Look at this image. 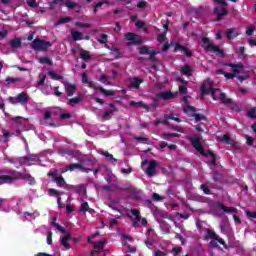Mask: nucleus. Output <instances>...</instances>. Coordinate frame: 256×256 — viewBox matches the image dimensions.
I'll use <instances>...</instances> for the list:
<instances>
[{
    "instance_id": "58",
    "label": "nucleus",
    "mask_w": 256,
    "mask_h": 256,
    "mask_svg": "<svg viewBox=\"0 0 256 256\" xmlns=\"http://www.w3.org/2000/svg\"><path fill=\"white\" fill-rule=\"evenodd\" d=\"M183 111L184 113H189V111L195 112L197 111V108H195V106L187 105L184 107Z\"/></svg>"
},
{
    "instance_id": "56",
    "label": "nucleus",
    "mask_w": 256,
    "mask_h": 256,
    "mask_svg": "<svg viewBox=\"0 0 256 256\" xmlns=\"http://www.w3.org/2000/svg\"><path fill=\"white\" fill-rule=\"evenodd\" d=\"M246 144L249 145V147H253L255 145V139L251 136L246 137Z\"/></svg>"
},
{
    "instance_id": "33",
    "label": "nucleus",
    "mask_w": 256,
    "mask_h": 256,
    "mask_svg": "<svg viewBox=\"0 0 256 256\" xmlns=\"http://www.w3.org/2000/svg\"><path fill=\"white\" fill-rule=\"evenodd\" d=\"M239 34L235 32L233 28H230L226 31V37L227 39H234V37H237Z\"/></svg>"
},
{
    "instance_id": "6",
    "label": "nucleus",
    "mask_w": 256,
    "mask_h": 256,
    "mask_svg": "<svg viewBox=\"0 0 256 256\" xmlns=\"http://www.w3.org/2000/svg\"><path fill=\"white\" fill-rule=\"evenodd\" d=\"M148 165V168L145 170V173L148 177H155V173L157 171V161L156 160H144L141 162V167Z\"/></svg>"
},
{
    "instance_id": "19",
    "label": "nucleus",
    "mask_w": 256,
    "mask_h": 256,
    "mask_svg": "<svg viewBox=\"0 0 256 256\" xmlns=\"http://www.w3.org/2000/svg\"><path fill=\"white\" fill-rule=\"evenodd\" d=\"M95 91H100L106 97H115V91L107 90V89L103 88L102 86L95 87Z\"/></svg>"
},
{
    "instance_id": "64",
    "label": "nucleus",
    "mask_w": 256,
    "mask_h": 256,
    "mask_svg": "<svg viewBox=\"0 0 256 256\" xmlns=\"http://www.w3.org/2000/svg\"><path fill=\"white\" fill-rule=\"evenodd\" d=\"M246 216L248 219H256V211H246Z\"/></svg>"
},
{
    "instance_id": "39",
    "label": "nucleus",
    "mask_w": 256,
    "mask_h": 256,
    "mask_svg": "<svg viewBox=\"0 0 256 256\" xmlns=\"http://www.w3.org/2000/svg\"><path fill=\"white\" fill-rule=\"evenodd\" d=\"M157 53V51H152L148 53L149 57L146 59V61H151L152 63H155V61H157V57H155Z\"/></svg>"
},
{
    "instance_id": "48",
    "label": "nucleus",
    "mask_w": 256,
    "mask_h": 256,
    "mask_svg": "<svg viewBox=\"0 0 256 256\" xmlns=\"http://www.w3.org/2000/svg\"><path fill=\"white\" fill-rule=\"evenodd\" d=\"M75 25H76V27H81V28H85V29H91V24H89V23L76 22Z\"/></svg>"
},
{
    "instance_id": "7",
    "label": "nucleus",
    "mask_w": 256,
    "mask_h": 256,
    "mask_svg": "<svg viewBox=\"0 0 256 256\" xmlns=\"http://www.w3.org/2000/svg\"><path fill=\"white\" fill-rule=\"evenodd\" d=\"M190 143L198 153L203 154V144L201 143V135L190 138Z\"/></svg>"
},
{
    "instance_id": "11",
    "label": "nucleus",
    "mask_w": 256,
    "mask_h": 256,
    "mask_svg": "<svg viewBox=\"0 0 256 256\" xmlns=\"http://www.w3.org/2000/svg\"><path fill=\"white\" fill-rule=\"evenodd\" d=\"M75 169H79L80 171H83L84 173H89L90 171H93L91 168H85L81 164H70L66 166V171H75Z\"/></svg>"
},
{
    "instance_id": "40",
    "label": "nucleus",
    "mask_w": 256,
    "mask_h": 256,
    "mask_svg": "<svg viewBox=\"0 0 256 256\" xmlns=\"http://www.w3.org/2000/svg\"><path fill=\"white\" fill-rule=\"evenodd\" d=\"M71 22V17L66 16V17H61L55 25H63V23H70Z\"/></svg>"
},
{
    "instance_id": "12",
    "label": "nucleus",
    "mask_w": 256,
    "mask_h": 256,
    "mask_svg": "<svg viewBox=\"0 0 256 256\" xmlns=\"http://www.w3.org/2000/svg\"><path fill=\"white\" fill-rule=\"evenodd\" d=\"M156 99H164V101H169L171 99H175V94L169 91L160 92L157 94Z\"/></svg>"
},
{
    "instance_id": "49",
    "label": "nucleus",
    "mask_w": 256,
    "mask_h": 256,
    "mask_svg": "<svg viewBox=\"0 0 256 256\" xmlns=\"http://www.w3.org/2000/svg\"><path fill=\"white\" fill-rule=\"evenodd\" d=\"M130 105H131L132 107L137 106V107H143V109H147V105H145V103H143V102L131 101V102H130Z\"/></svg>"
},
{
    "instance_id": "23",
    "label": "nucleus",
    "mask_w": 256,
    "mask_h": 256,
    "mask_svg": "<svg viewBox=\"0 0 256 256\" xmlns=\"http://www.w3.org/2000/svg\"><path fill=\"white\" fill-rule=\"evenodd\" d=\"M30 97L28 93L22 92L18 94V102L19 103H29Z\"/></svg>"
},
{
    "instance_id": "61",
    "label": "nucleus",
    "mask_w": 256,
    "mask_h": 256,
    "mask_svg": "<svg viewBox=\"0 0 256 256\" xmlns=\"http://www.w3.org/2000/svg\"><path fill=\"white\" fill-rule=\"evenodd\" d=\"M66 7H68V9H75V7H77V3H75L71 0H67L66 1Z\"/></svg>"
},
{
    "instance_id": "47",
    "label": "nucleus",
    "mask_w": 256,
    "mask_h": 256,
    "mask_svg": "<svg viewBox=\"0 0 256 256\" xmlns=\"http://www.w3.org/2000/svg\"><path fill=\"white\" fill-rule=\"evenodd\" d=\"M67 119H71V115H70L68 112H66V111L64 110V111H62V113L60 114V120H61V121H65V120H67Z\"/></svg>"
},
{
    "instance_id": "9",
    "label": "nucleus",
    "mask_w": 256,
    "mask_h": 256,
    "mask_svg": "<svg viewBox=\"0 0 256 256\" xmlns=\"http://www.w3.org/2000/svg\"><path fill=\"white\" fill-rule=\"evenodd\" d=\"M63 85L67 97H73V95H75V91H77V85L70 82H63Z\"/></svg>"
},
{
    "instance_id": "16",
    "label": "nucleus",
    "mask_w": 256,
    "mask_h": 256,
    "mask_svg": "<svg viewBox=\"0 0 256 256\" xmlns=\"http://www.w3.org/2000/svg\"><path fill=\"white\" fill-rule=\"evenodd\" d=\"M181 75H184L185 77H193V68L189 66V64H185L181 69H180Z\"/></svg>"
},
{
    "instance_id": "29",
    "label": "nucleus",
    "mask_w": 256,
    "mask_h": 256,
    "mask_svg": "<svg viewBox=\"0 0 256 256\" xmlns=\"http://www.w3.org/2000/svg\"><path fill=\"white\" fill-rule=\"evenodd\" d=\"M48 75L53 79V81H61V79H63L62 75L55 73L53 70L48 71Z\"/></svg>"
},
{
    "instance_id": "59",
    "label": "nucleus",
    "mask_w": 256,
    "mask_h": 256,
    "mask_svg": "<svg viewBox=\"0 0 256 256\" xmlns=\"http://www.w3.org/2000/svg\"><path fill=\"white\" fill-rule=\"evenodd\" d=\"M110 51H113V53H117V55L115 56V59H121V51L119 50V48L117 47L110 48Z\"/></svg>"
},
{
    "instance_id": "50",
    "label": "nucleus",
    "mask_w": 256,
    "mask_h": 256,
    "mask_svg": "<svg viewBox=\"0 0 256 256\" xmlns=\"http://www.w3.org/2000/svg\"><path fill=\"white\" fill-rule=\"evenodd\" d=\"M200 155H202L203 157H215L217 154L213 153V151L211 150L205 151V149H203V153Z\"/></svg>"
},
{
    "instance_id": "57",
    "label": "nucleus",
    "mask_w": 256,
    "mask_h": 256,
    "mask_svg": "<svg viewBox=\"0 0 256 256\" xmlns=\"http://www.w3.org/2000/svg\"><path fill=\"white\" fill-rule=\"evenodd\" d=\"M80 211L82 213H85L86 211H89V203L84 202L81 204Z\"/></svg>"
},
{
    "instance_id": "18",
    "label": "nucleus",
    "mask_w": 256,
    "mask_h": 256,
    "mask_svg": "<svg viewBox=\"0 0 256 256\" xmlns=\"http://www.w3.org/2000/svg\"><path fill=\"white\" fill-rule=\"evenodd\" d=\"M144 81L145 80H143V78L134 77L130 80V87H132V89H139V87H141V83Z\"/></svg>"
},
{
    "instance_id": "25",
    "label": "nucleus",
    "mask_w": 256,
    "mask_h": 256,
    "mask_svg": "<svg viewBox=\"0 0 256 256\" xmlns=\"http://www.w3.org/2000/svg\"><path fill=\"white\" fill-rule=\"evenodd\" d=\"M11 49H20L21 47V38H14L10 40Z\"/></svg>"
},
{
    "instance_id": "21",
    "label": "nucleus",
    "mask_w": 256,
    "mask_h": 256,
    "mask_svg": "<svg viewBox=\"0 0 256 256\" xmlns=\"http://www.w3.org/2000/svg\"><path fill=\"white\" fill-rule=\"evenodd\" d=\"M219 100L224 105H233V100L231 98H227V94H225V92L220 93Z\"/></svg>"
},
{
    "instance_id": "63",
    "label": "nucleus",
    "mask_w": 256,
    "mask_h": 256,
    "mask_svg": "<svg viewBox=\"0 0 256 256\" xmlns=\"http://www.w3.org/2000/svg\"><path fill=\"white\" fill-rule=\"evenodd\" d=\"M99 81L100 83H103L105 85L107 81H109V76H107L106 74H103L100 76Z\"/></svg>"
},
{
    "instance_id": "3",
    "label": "nucleus",
    "mask_w": 256,
    "mask_h": 256,
    "mask_svg": "<svg viewBox=\"0 0 256 256\" xmlns=\"http://www.w3.org/2000/svg\"><path fill=\"white\" fill-rule=\"evenodd\" d=\"M206 236L205 239H211L210 245L212 247H219V244L224 247V249H228L227 243H225V240L223 238H220L217 233H215L211 228H205ZM219 243V244H217Z\"/></svg>"
},
{
    "instance_id": "8",
    "label": "nucleus",
    "mask_w": 256,
    "mask_h": 256,
    "mask_svg": "<svg viewBox=\"0 0 256 256\" xmlns=\"http://www.w3.org/2000/svg\"><path fill=\"white\" fill-rule=\"evenodd\" d=\"M214 15H216V21H222L224 17H227L229 15V11H227V8L222 6H216L214 8Z\"/></svg>"
},
{
    "instance_id": "45",
    "label": "nucleus",
    "mask_w": 256,
    "mask_h": 256,
    "mask_svg": "<svg viewBox=\"0 0 256 256\" xmlns=\"http://www.w3.org/2000/svg\"><path fill=\"white\" fill-rule=\"evenodd\" d=\"M6 83H21L22 79L17 77V78H11V77H7L5 79Z\"/></svg>"
},
{
    "instance_id": "37",
    "label": "nucleus",
    "mask_w": 256,
    "mask_h": 256,
    "mask_svg": "<svg viewBox=\"0 0 256 256\" xmlns=\"http://www.w3.org/2000/svg\"><path fill=\"white\" fill-rule=\"evenodd\" d=\"M190 117H194L196 123H199V121H206L207 120V117H205L201 114H197V113H194V114L190 115Z\"/></svg>"
},
{
    "instance_id": "38",
    "label": "nucleus",
    "mask_w": 256,
    "mask_h": 256,
    "mask_svg": "<svg viewBox=\"0 0 256 256\" xmlns=\"http://www.w3.org/2000/svg\"><path fill=\"white\" fill-rule=\"evenodd\" d=\"M247 117L249 119H256V107H252L247 111Z\"/></svg>"
},
{
    "instance_id": "52",
    "label": "nucleus",
    "mask_w": 256,
    "mask_h": 256,
    "mask_svg": "<svg viewBox=\"0 0 256 256\" xmlns=\"http://www.w3.org/2000/svg\"><path fill=\"white\" fill-rule=\"evenodd\" d=\"M107 39H109V36L107 34H102L100 39H98V42H100L102 45H105V43H107Z\"/></svg>"
},
{
    "instance_id": "36",
    "label": "nucleus",
    "mask_w": 256,
    "mask_h": 256,
    "mask_svg": "<svg viewBox=\"0 0 256 256\" xmlns=\"http://www.w3.org/2000/svg\"><path fill=\"white\" fill-rule=\"evenodd\" d=\"M143 39L141 37L134 36L132 41L128 43V45H142Z\"/></svg>"
},
{
    "instance_id": "22",
    "label": "nucleus",
    "mask_w": 256,
    "mask_h": 256,
    "mask_svg": "<svg viewBox=\"0 0 256 256\" xmlns=\"http://www.w3.org/2000/svg\"><path fill=\"white\" fill-rule=\"evenodd\" d=\"M219 209H222L224 213H237V208L235 207H227L223 203H218Z\"/></svg>"
},
{
    "instance_id": "13",
    "label": "nucleus",
    "mask_w": 256,
    "mask_h": 256,
    "mask_svg": "<svg viewBox=\"0 0 256 256\" xmlns=\"http://www.w3.org/2000/svg\"><path fill=\"white\" fill-rule=\"evenodd\" d=\"M213 87H211V82L209 80H205L200 88L202 95H209L213 91Z\"/></svg>"
},
{
    "instance_id": "20",
    "label": "nucleus",
    "mask_w": 256,
    "mask_h": 256,
    "mask_svg": "<svg viewBox=\"0 0 256 256\" xmlns=\"http://www.w3.org/2000/svg\"><path fill=\"white\" fill-rule=\"evenodd\" d=\"M81 101H83V94H79L77 97L69 99L67 105L75 107V105H78V103H81Z\"/></svg>"
},
{
    "instance_id": "14",
    "label": "nucleus",
    "mask_w": 256,
    "mask_h": 256,
    "mask_svg": "<svg viewBox=\"0 0 256 256\" xmlns=\"http://www.w3.org/2000/svg\"><path fill=\"white\" fill-rule=\"evenodd\" d=\"M25 161L27 163H29L31 161H39V157L37 155H28V156L18 158V163H19L20 166L24 165Z\"/></svg>"
},
{
    "instance_id": "35",
    "label": "nucleus",
    "mask_w": 256,
    "mask_h": 256,
    "mask_svg": "<svg viewBox=\"0 0 256 256\" xmlns=\"http://www.w3.org/2000/svg\"><path fill=\"white\" fill-rule=\"evenodd\" d=\"M2 135H3V143H7L9 141V137H12L13 134H11L9 130L2 129Z\"/></svg>"
},
{
    "instance_id": "53",
    "label": "nucleus",
    "mask_w": 256,
    "mask_h": 256,
    "mask_svg": "<svg viewBox=\"0 0 256 256\" xmlns=\"http://www.w3.org/2000/svg\"><path fill=\"white\" fill-rule=\"evenodd\" d=\"M47 244L53 245V232L52 231H48V233H47Z\"/></svg>"
},
{
    "instance_id": "5",
    "label": "nucleus",
    "mask_w": 256,
    "mask_h": 256,
    "mask_svg": "<svg viewBox=\"0 0 256 256\" xmlns=\"http://www.w3.org/2000/svg\"><path fill=\"white\" fill-rule=\"evenodd\" d=\"M51 42L45 41L43 39L36 38L31 43V48L34 51H47L49 47H51Z\"/></svg>"
},
{
    "instance_id": "4",
    "label": "nucleus",
    "mask_w": 256,
    "mask_h": 256,
    "mask_svg": "<svg viewBox=\"0 0 256 256\" xmlns=\"http://www.w3.org/2000/svg\"><path fill=\"white\" fill-rule=\"evenodd\" d=\"M202 43L204 44L202 46L204 51L206 52L212 51V53H215L216 55H218V57H222V58L225 57V52L219 49V46H215V44L208 37H203Z\"/></svg>"
},
{
    "instance_id": "27",
    "label": "nucleus",
    "mask_w": 256,
    "mask_h": 256,
    "mask_svg": "<svg viewBox=\"0 0 256 256\" xmlns=\"http://www.w3.org/2000/svg\"><path fill=\"white\" fill-rule=\"evenodd\" d=\"M71 36H72L73 41H83V37H82L83 33L79 32V31L72 30Z\"/></svg>"
},
{
    "instance_id": "42",
    "label": "nucleus",
    "mask_w": 256,
    "mask_h": 256,
    "mask_svg": "<svg viewBox=\"0 0 256 256\" xmlns=\"http://www.w3.org/2000/svg\"><path fill=\"white\" fill-rule=\"evenodd\" d=\"M220 141H222V143H226L227 145H231V136H229V134H224Z\"/></svg>"
},
{
    "instance_id": "60",
    "label": "nucleus",
    "mask_w": 256,
    "mask_h": 256,
    "mask_svg": "<svg viewBox=\"0 0 256 256\" xmlns=\"http://www.w3.org/2000/svg\"><path fill=\"white\" fill-rule=\"evenodd\" d=\"M134 37H137V34H135L133 32H128L125 35V39H127V41H133Z\"/></svg>"
},
{
    "instance_id": "51",
    "label": "nucleus",
    "mask_w": 256,
    "mask_h": 256,
    "mask_svg": "<svg viewBox=\"0 0 256 256\" xmlns=\"http://www.w3.org/2000/svg\"><path fill=\"white\" fill-rule=\"evenodd\" d=\"M139 53L141 55H149V48H148V46H142L141 48H139Z\"/></svg>"
},
{
    "instance_id": "10",
    "label": "nucleus",
    "mask_w": 256,
    "mask_h": 256,
    "mask_svg": "<svg viewBox=\"0 0 256 256\" xmlns=\"http://www.w3.org/2000/svg\"><path fill=\"white\" fill-rule=\"evenodd\" d=\"M140 213L141 212L139 211V209L134 208L131 210V214L134 215V217H135L133 219L132 227H135V229L141 227V224H139V223H141Z\"/></svg>"
},
{
    "instance_id": "26",
    "label": "nucleus",
    "mask_w": 256,
    "mask_h": 256,
    "mask_svg": "<svg viewBox=\"0 0 256 256\" xmlns=\"http://www.w3.org/2000/svg\"><path fill=\"white\" fill-rule=\"evenodd\" d=\"M86 191L87 189L85 188V185H74V192H76L78 195H83L86 193Z\"/></svg>"
},
{
    "instance_id": "30",
    "label": "nucleus",
    "mask_w": 256,
    "mask_h": 256,
    "mask_svg": "<svg viewBox=\"0 0 256 256\" xmlns=\"http://www.w3.org/2000/svg\"><path fill=\"white\" fill-rule=\"evenodd\" d=\"M38 61L41 65H49L50 67L53 65V61L49 57H40Z\"/></svg>"
},
{
    "instance_id": "17",
    "label": "nucleus",
    "mask_w": 256,
    "mask_h": 256,
    "mask_svg": "<svg viewBox=\"0 0 256 256\" xmlns=\"http://www.w3.org/2000/svg\"><path fill=\"white\" fill-rule=\"evenodd\" d=\"M109 107H111V109L113 110H106L102 116V119H104V121H109V116L113 115V113H115V111H119L117 109V107L115 106V104L111 103L109 104Z\"/></svg>"
},
{
    "instance_id": "31",
    "label": "nucleus",
    "mask_w": 256,
    "mask_h": 256,
    "mask_svg": "<svg viewBox=\"0 0 256 256\" xmlns=\"http://www.w3.org/2000/svg\"><path fill=\"white\" fill-rule=\"evenodd\" d=\"M94 249H97V251H103V249H105V240L95 242Z\"/></svg>"
},
{
    "instance_id": "34",
    "label": "nucleus",
    "mask_w": 256,
    "mask_h": 256,
    "mask_svg": "<svg viewBox=\"0 0 256 256\" xmlns=\"http://www.w3.org/2000/svg\"><path fill=\"white\" fill-rule=\"evenodd\" d=\"M80 57L83 61H89V59H91V55L89 54V52L83 49L80 50Z\"/></svg>"
},
{
    "instance_id": "28",
    "label": "nucleus",
    "mask_w": 256,
    "mask_h": 256,
    "mask_svg": "<svg viewBox=\"0 0 256 256\" xmlns=\"http://www.w3.org/2000/svg\"><path fill=\"white\" fill-rule=\"evenodd\" d=\"M69 239H71V235H66L61 239V244L65 249H71V244H69Z\"/></svg>"
},
{
    "instance_id": "62",
    "label": "nucleus",
    "mask_w": 256,
    "mask_h": 256,
    "mask_svg": "<svg viewBox=\"0 0 256 256\" xmlns=\"http://www.w3.org/2000/svg\"><path fill=\"white\" fill-rule=\"evenodd\" d=\"M186 49H187L186 46H183L181 44H176L175 48H174V51H175V53H177V51H183L184 52Z\"/></svg>"
},
{
    "instance_id": "55",
    "label": "nucleus",
    "mask_w": 256,
    "mask_h": 256,
    "mask_svg": "<svg viewBox=\"0 0 256 256\" xmlns=\"http://www.w3.org/2000/svg\"><path fill=\"white\" fill-rule=\"evenodd\" d=\"M172 253L174 254V256L183 253V247H174V248H172Z\"/></svg>"
},
{
    "instance_id": "2",
    "label": "nucleus",
    "mask_w": 256,
    "mask_h": 256,
    "mask_svg": "<svg viewBox=\"0 0 256 256\" xmlns=\"http://www.w3.org/2000/svg\"><path fill=\"white\" fill-rule=\"evenodd\" d=\"M47 177H52V183H56L57 187L66 189L67 191H74L75 185H69L63 178V175L59 174V170L52 169L47 173Z\"/></svg>"
},
{
    "instance_id": "44",
    "label": "nucleus",
    "mask_w": 256,
    "mask_h": 256,
    "mask_svg": "<svg viewBox=\"0 0 256 256\" xmlns=\"http://www.w3.org/2000/svg\"><path fill=\"white\" fill-rule=\"evenodd\" d=\"M48 195H50V197H53V195L55 197H57V196L61 195V192H59L55 188H50V189H48Z\"/></svg>"
},
{
    "instance_id": "1",
    "label": "nucleus",
    "mask_w": 256,
    "mask_h": 256,
    "mask_svg": "<svg viewBox=\"0 0 256 256\" xmlns=\"http://www.w3.org/2000/svg\"><path fill=\"white\" fill-rule=\"evenodd\" d=\"M10 175H1L0 181H3L4 183L6 181H17L19 179H23L24 181H27L29 185H35V178L31 176V174H23L20 172H17L16 170H10Z\"/></svg>"
},
{
    "instance_id": "32",
    "label": "nucleus",
    "mask_w": 256,
    "mask_h": 256,
    "mask_svg": "<svg viewBox=\"0 0 256 256\" xmlns=\"http://www.w3.org/2000/svg\"><path fill=\"white\" fill-rule=\"evenodd\" d=\"M52 227H55V229H57V231H59V233H62L63 235H65L67 233V230L65 228H63V226H60L59 223L56 222H51Z\"/></svg>"
},
{
    "instance_id": "41",
    "label": "nucleus",
    "mask_w": 256,
    "mask_h": 256,
    "mask_svg": "<svg viewBox=\"0 0 256 256\" xmlns=\"http://www.w3.org/2000/svg\"><path fill=\"white\" fill-rule=\"evenodd\" d=\"M200 189L201 191H203L204 195H211V189H209V186H207V184H201Z\"/></svg>"
},
{
    "instance_id": "15",
    "label": "nucleus",
    "mask_w": 256,
    "mask_h": 256,
    "mask_svg": "<svg viewBox=\"0 0 256 256\" xmlns=\"http://www.w3.org/2000/svg\"><path fill=\"white\" fill-rule=\"evenodd\" d=\"M227 67H231L233 70V75H235V77H237V75H239V73H241V70L239 69H244L245 68V65H243L242 63L240 64H233V63H228L226 64Z\"/></svg>"
},
{
    "instance_id": "24",
    "label": "nucleus",
    "mask_w": 256,
    "mask_h": 256,
    "mask_svg": "<svg viewBox=\"0 0 256 256\" xmlns=\"http://www.w3.org/2000/svg\"><path fill=\"white\" fill-rule=\"evenodd\" d=\"M211 177L214 183H221V181H223V174L219 171L212 172Z\"/></svg>"
},
{
    "instance_id": "54",
    "label": "nucleus",
    "mask_w": 256,
    "mask_h": 256,
    "mask_svg": "<svg viewBox=\"0 0 256 256\" xmlns=\"http://www.w3.org/2000/svg\"><path fill=\"white\" fill-rule=\"evenodd\" d=\"M179 93L180 95H187V84L179 86Z\"/></svg>"
},
{
    "instance_id": "46",
    "label": "nucleus",
    "mask_w": 256,
    "mask_h": 256,
    "mask_svg": "<svg viewBox=\"0 0 256 256\" xmlns=\"http://www.w3.org/2000/svg\"><path fill=\"white\" fill-rule=\"evenodd\" d=\"M165 119L176 121V123H181V118L175 117L173 114L165 115Z\"/></svg>"
},
{
    "instance_id": "43",
    "label": "nucleus",
    "mask_w": 256,
    "mask_h": 256,
    "mask_svg": "<svg viewBox=\"0 0 256 256\" xmlns=\"http://www.w3.org/2000/svg\"><path fill=\"white\" fill-rule=\"evenodd\" d=\"M162 137H163V139H168L169 137L170 138H179L180 135L177 133H163Z\"/></svg>"
}]
</instances>
